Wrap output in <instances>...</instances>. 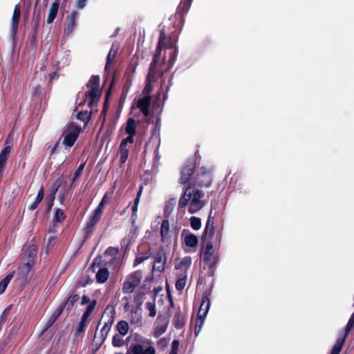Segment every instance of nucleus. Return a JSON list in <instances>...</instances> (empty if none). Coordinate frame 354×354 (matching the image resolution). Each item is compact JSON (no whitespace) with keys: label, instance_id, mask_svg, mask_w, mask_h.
Listing matches in <instances>:
<instances>
[{"label":"nucleus","instance_id":"aec40b11","mask_svg":"<svg viewBox=\"0 0 354 354\" xmlns=\"http://www.w3.org/2000/svg\"><path fill=\"white\" fill-rule=\"evenodd\" d=\"M191 199V185L187 186L184 191V193L182 194L181 197L178 201V208L182 209L185 207L186 205L189 203H190Z\"/></svg>","mask_w":354,"mask_h":354},{"label":"nucleus","instance_id":"f257e3e1","mask_svg":"<svg viewBox=\"0 0 354 354\" xmlns=\"http://www.w3.org/2000/svg\"><path fill=\"white\" fill-rule=\"evenodd\" d=\"M192 2V0H181L175 15L174 17L169 19L168 21L169 23L168 26H163L162 29L160 30L158 43L156 46V48L158 46L160 39L162 36V33H164V39H162L160 44V51L162 48H172L175 47L178 35L185 22L184 15L189 11Z\"/></svg>","mask_w":354,"mask_h":354},{"label":"nucleus","instance_id":"4be33fe9","mask_svg":"<svg viewBox=\"0 0 354 354\" xmlns=\"http://www.w3.org/2000/svg\"><path fill=\"white\" fill-rule=\"evenodd\" d=\"M151 102V97L150 95H144L137 101V107L140 111H149Z\"/></svg>","mask_w":354,"mask_h":354},{"label":"nucleus","instance_id":"9b49d317","mask_svg":"<svg viewBox=\"0 0 354 354\" xmlns=\"http://www.w3.org/2000/svg\"><path fill=\"white\" fill-rule=\"evenodd\" d=\"M21 16V8L19 4H17L15 6L11 23H10V33L11 37L14 39L17 35L18 28H19V21Z\"/></svg>","mask_w":354,"mask_h":354},{"label":"nucleus","instance_id":"f704fd0d","mask_svg":"<svg viewBox=\"0 0 354 354\" xmlns=\"http://www.w3.org/2000/svg\"><path fill=\"white\" fill-rule=\"evenodd\" d=\"M101 214H98L96 212H94L93 215L91 216L87 222L86 224V228H91L93 227L99 221L100 218L101 217Z\"/></svg>","mask_w":354,"mask_h":354},{"label":"nucleus","instance_id":"1a4fd4ad","mask_svg":"<svg viewBox=\"0 0 354 354\" xmlns=\"http://www.w3.org/2000/svg\"><path fill=\"white\" fill-rule=\"evenodd\" d=\"M353 328H354V313L352 314V315L347 324V326L345 329V334H344V337L342 338H339L337 340L335 344L333 346V347L331 350L330 354H339L340 353V352L342 349L343 345L344 344L346 337H347L348 333Z\"/></svg>","mask_w":354,"mask_h":354},{"label":"nucleus","instance_id":"a18cd8bd","mask_svg":"<svg viewBox=\"0 0 354 354\" xmlns=\"http://www.w3.org/2000/svg\"><path fill=\"white\" fill-rule=\"evenodd\" d=\"M125 101V96L121 95L117 100L115 104L113 106L115 111H121L123 108V105Z\"/></svg>","mask_w":354,"mask_h":354},{"label":"nucleus","instance_id":"2f4dec72","mask_svg":"<svg viewBox=\"0 0 354 354\" xmlns=\"http://www.w3.org/2000/svg\"><path fill=\"white\" fill-rule=\"evenodd\" d=\"M14 272L8 274L3 280L0 282V294H2L6 288H7L9 282L13 278Z\"/></svg>","mask_w":354,"mask_h":354},{"label":"nucleus","instance_id":"49530a36","mask_svg":"<svg viewBox=\"0 0 354 354\" xmlns=\"http://www.w3.org/2000/svg\"><path fill=\"white\" fill-rule=\"evenodd\" d=\"M88 319V317H86L82 315L81 320L80 321L78 326L77 327V331L78 333H82L84 331L85 328L86 326V322H87Z\"/></svg>","mask_w":354,"mask_h":354},{"label":"nucleus","instance_id":"a878e982","mask_svg":"<svg viewBox=\"0 0 354 354\" xmlns=\"http://www.w3.org/2000/svg\"><path fill=\"white\" fill-rule=\"evenodd\" d=\"M165 262L166 257L165 254L162 252L159 251L155 257L154 266H156L158 270H164Z\"/></svg>","mask_w":354,"mask_h":354},{"label":"nucleus","instance_id":"c756f323","mask_svg":"<svg viewBox=\"0 0 354 354\" xmlns=\"http://www.w3.org/2000/svg\"><path fill=\"white\" fill-rule=\"evenodd\" d=\"M169 231V223L167 220H164L162 223L161 229H160V234L162 237V241L165 242L167 239V235Z\"/></svg>","mask_w":354,"mask_h":354},{"label":"nucleus","instance_id":"a19ab883","mask_svg":"<svg viewBox=\"0 0 354 354\" xmlns=\"http://www.w3.org/2000/svg\"><path fill=\"white\" fill-rule=\"evenodd\" d=\"M57 243V237L55 235H50L47 239L46 246V253L48 254V250L51 249Z\"/></svg>","mask_w":354,"mask_h":354},{"label":"nucleus","instance_id":"7c9ffc66","mask_svg":"<svg viewBox=\"0 0 354 354\" xmlns=\"http://www.w3.org/2000/svg\"><path fill=\"white\" fill-rule=\"evenodd\" d=\"M173 323L176 328H181L184 324V317L180 313H176L173 318Z\"/></svg>","mask_w":354,"mask_h":354},{"label":"nucleus","instance_id":"774afa93","mask_svg":"<svg viewBox=\"0 0 354 354\" xmlns=\"http://www.w3.org/2000/svg\"><path fill=\"white\" fill-rule=\"evenodd\" d=\"M6 317H7V315H4V312H3L1 319H0V324H1V327H2L3 324L5 323L6 320Z\"/></svg>","mask_w":354,"mask_h":354},{"label":"nucleus","instance_id":"c9c22d12","mask_svg":"<svg viewBox=\"0 0 354 354\" xmlns=\"http://www.w3.org/2000/svg\"><path fill=\"white\" fill-rule=\"evenodd\" d=\"M146 309L149 311V316L154 317L156 315V308L155 301H149L145 304Z\"/></svg>","mask_w":354,"mask_h":354},{"label":"nucleus","instance_id":"473e14b6","mask_svg":"<svg viewBox=\"0 0 354 354\" xmlns=\"http://www.w3.org/2000/svg\"><path fill=\"white\" fill-rule=\"evenodd\" d=\"M129 324L125 321H120L117 324V329L120 335H125L129 331Z\"/></svg>","mask_w":354,"mask_h":354},{"label":"nucleus","instance_id":"412c9836","mask_svg":"<svg viewBox=\"0 0 354 354\" xmlns=\"http://www.w3.org/2000/svg\"><path fill=\"white\" fill-rule=\"evenodd\" d=\"M210 301L207 297L203 296L201 300V304L198 313V317H205L209 309Z\"/></svg>","mask_w":354,"mask_h":354},{"label":"nucleus","instance_id":"0eeeda50","mask_svg":"<svg viewBox=\"0 0 354 354\" xmlns=\"http://www.w3.org/2000/svg\"><path fill=\"white\" fill-rule=\"evenodd\" d=\"M203 197L204 194L202 192L191 186V199L188 209L190 214H194L204 207L205 203L202 199Z\"/></svg>","mask_w":354,"mask_h":354},{"label":"nucleus","instance_id":"69168bd1","mask_svg":"<svg viewBox=\"0 0 354 354\" xmlns=\"http://www.w3.org/2000/svg\"><path fill=\"white\" fill-rule=\"evenodd\" d=\"M68 0H55L54 3H57L58 5H61L62 7L65 8Z\"/></svg>","mask_w":354,"mask_h":354},{"label":"nucleus","instance_id":"4468645a","mask_svg":"<svg viewBox=\"0 0 354 354\" xmlns=\"http://www.w3.org/2000/svg\"><path fill=\"white\" fill-rule=\"evenodd\" d=\"M181 237L183 238V243L187 247L196 248L198 243V239L196 236L192 234L189 230H184L181 233Z\"/></svg>","mask_w":354,"mask_h":354},{"label":"nucleus","instance_id":"4d7b16f0","mask_svg":"<svg viewBox=\"0 0 354 354\" xmlns=\"http://www.w3.org/2000/svg\"><path fill=\"white\" fill-rule=\"evenodd\" d=\"M56 316L52 315L50 319L48 320L46 325L44 328V330H46L48 328H50L53 323L56 321Z\"/></svg>","mask_w":354,"mask_h":354},{"label":"nucleus","instance_id":"bb28decb","mask_svg":"<svg viewBox=\"0 0 354 354\" xmlns=\"http://www.w3.org/2000/svg\"><path fill=\"white\" fill-rule=\"evenodd\" d=\"M117 54V49H114V44L112 45L111 48L110 49L107 57H106V62L104 66V70L107 71L111 67V64H113V62Z\"/></svg>","mask_w":354,"mask_h":354},{"label":"nucleus","instance_id":"13d9d810","mask_svg":"<svg viewBox=\"0 0 354 354\" xmlns=\"http://www.w3.org/2000/svg\"><path fill=\"white\" fill-rule=\"evenodd\" d=\"M88 0H76L75 5L77 8L83 9L87 3Z\"/></svg>","mask_w":354,"mask_h":354},{"label":"nucleus","instance_id":"09e8293b","mask_svg":"<svg viewBox=\"0 0 354 354\" xmlns=\"http://www.w3.org/2000/svg\"><path fill=\"white\" fill-rule=\"evenodd\" d=\"M138 204H139L138 199H135L134 200L133 205L132 207L131 219H132V223H135V221H136V220L137 218V213H138Z\"/></svg>","mask_w":354,"mask_h":354},{"label":"nucleus","instance_id":"ea45409f","mask_svg":"<svg viewBox=\"0 0 354 354\" xmlns=\"http://www.w3.org/2000/svg\"><path fill=\"white\" fill-rule=\"evenodd\" d=\"M97 304L96 300H92V301L87 306L86 310L83 313V316L89 317L93 310L95 309Z\"/></svg>","mask_w":354,"mask_h":354},{"label":"nucleus","instance_id":"603ef678","mask_svg":"<svg viewBox=\"0 0 354 354\" xmlns=\"http://www.w3.org/2000/svg\"><path fill=\"white\" fill-rule=\"evenodd\" d=\"M177 54H178V48L176 47H175L173 53L171 54H170V55H169V65L170 66H172L174 65V64L175 63V62L176 60V57H177Z\"/></svg>","mask_w":354,"mask_h":354},{"label":"nucleus","instance_id":"5fc2aeb1","mask_svg":"<svg viewBox=\"0 0 354 354\" xmlns=\"http://www.w3.org/2000/svg\"><path fill=\"white\" fill-rule=\"evenodd\" d=\"M176 205L175 199H171L169 201L168 205L165 209V213L169 214L171 212Z\"/></svg>","mask_w":354,"mask_h":354},{"label":"nucleus","instance_id":"37998d69","mask_svg":"<svg viewBox=\"0 0 354 354\" xmlns=\"http://www.w3.org/2000/svg\"><path fill=\"white\" fill-rule=\"evenodd\" d=\"M65 218H66V216H65L64 211L59 208L57 209L55 216H54L55 222L60 223V222L63 221L65 219Z\"/></svg>","mask_w":354,"mask_h":354},{"label":"nucleus","instance_id":"c03bdc74","mask_svg":"<svg viewBox=\"0 0 354 354\" xmlns=\"http://www.w3.org/2000/svg\"><path fill=\"white\" fill-rule=\"evenodd\" d=\"M124 341L119 335H115L113 337L112 344L115 347H121L124 345Z\"/></svg>","mask_w":354,"mask_h":354},{"label":"nucleus","instance_id":"ddd939ff","mask_svg":"<svg viewBox=\"0 0 354 354\" xmlns=\"http://www.w3.org/2000/svg\"><path fill=\"white\" fill-rule=\"evenodd\" d=\"M133 142V139L126 138L123 139L120 145V162L121 165L124 164L129 156V148L127 145Z\"/></svg>","mask_w":354,"mask_h":354},{"label":"nucleus","instance_id":"f03ea898","mask_svg":"<svg viewBox=\"0 0 354 354\" xmlns=\"http://www.w3.org/2000/svg\"><path fill=\"white\" fill-rule=\"evenodd\" d=\"M100 77L99 75H93L86 86L88 91L82 97L78 93L75 100V107L73 111H77L79 107L87 105L90 111H97V104L102 95V89L100 88Z\"/></svg>","mask_w":354,"mask_h":354},{"label":"nucleus","instance_id":"3c124183","mask_svg":"<svg viewBox=\"0 0 354 354\" xmlns=\"http://www.w3.org/2000/svg\"><path fill=\"white\" fill-rule=\"evenodd\" d=\"M9 149L8 147L4 148L1 153H0V163L3 164L6 162V160L7 159L8 153H9Z\"/></svg>","mask_w":354,"mask_h":354},{"label":"nucleus","instance_id":"6e6552de","mask_svg":"<svg viewBox=\"0 0 354 354\" xmlns=\"http://www.w3.org/2000/svg\"><path fill=\"white\" fill-rule=\"evenodd\" d=\"M142 278L141 272L137 271L128 275L123 284L122 291L124 293L133 292L136 288L140 284Z\"/></svg>","mask_w":354,"mask_h":354},{"label":"nucleus","instance_id":"b1692460","mask_svg":"<svg viewBox=\"0 0 354 354\" xmlns=\"http://www.w3.org/2000/svg\"><path fill=\"white\" fill-rule=\"evenodd\" d=\"M59 5L57 3H53L49 9V12L46 19V23L50 24L53 22L58 12Z\"/></svg>","mask_w":354,"mask_h":354},{"label":"nucleus","instance_id":"680f3d73","mask_svg":"<svg viewBox=\"0 0 354 354\" xmlns=\"http://www.w3.org/2000/svg\"><path fill=\"white\" fill-rule=\"evenodd\" d=\"M148 259L147 256L138 257L135 260V264H140Z\"/></svg>","mask_w":354,"mask_h":354},{"label":"nucleus","instance_id":"e433bc0d","mask_svg":"<svg viewBox=\"0 0 354 354\" xmlns=\"http://www.w3.org/2000/svg\"><path fill=\"white\" fill-rule=\"evenodd\" d=\"M91 116V112H77L75 117L77 120L86 124Z\"/></svg>","mask_w":354,"mask_h":354},{"label":"nucleus","instance_id":"bf43d9fd","mask_svg":"<svg viewBox=\"0 0 354 354\" xmlns=\"http://www.w3.org/2000/svg\"><path fill=\"white\" fill-rule=\"evenodd\" d=\"M105 203H106L101 201L95 212L102 214Z\"/></svg>","mask_w":354,"mask_h":354},{"label":"nucleus","instance_id":"052dcab7","mask_svg":"<svg viewBox=\"0 0 354 354\" xmlns=\"http://www.w3.org/2000/svg\"><path fill=\"white\" fill-rule=\"evenodd\" d=\"M92 300H91L86 295H83L82 297V301L80 304L81 305H85V304H89Z\"/></svg>","mask_w":354,"mask_h":354},{"label":"nucleus","instance_id":"5701e85b","mask_svg":"<svg viewBox=\"0 0 354 354\" xmlns=\"http://www.w3.org/2000/svg\"><path fill=\"white\" fill-rule=\"evenodd\" d=\"M110 275L109 270L106 268H100L96 273V281L97 283H103L107 281Z\"/></svg>","mask_w":354,"mask_h":354},{"label":"nucleus","instance_id":"72a5a7b5","mask_svg":"<svg viewBox=\"0 0 354 354\" xmlns=\"http://www.w3.org/2000/svg\"><path fill=\"white\" fill-rule=\"evenodd\" d=\"M112 93V88L111 85L109 86V88L106 91L104 102H103V106L102 111H108L109 108V99L111 97Z\"/></svg>","mask_w":354,"mask_h":354},{"label":"nucleus","instance_id":"393cba45","mask_svg":"<svg viewBox=\"0 0 354 354\" xmlns=\"http://www.w3.org/2000/svg\"><path fill=\"white\" fill-rule=\"evenodd\" d=\"M136 122L133 118H129L127 122L125 131L129 136L127 138L133 139V136L136 134Z\"/></svg>","mask_w":354,"mask_h":354},{"label":"nucleus","instance_id":"7ed1b4c3","mask_svg":"<svg viewBox=\"0 0 354 354\" xmlns=\"http://www.w3.org/2000/svg\"><path fill=\"white\" fill-rule=\"evenodd\" d=\"M162 39H164V33H162V36L160 39V43H159L158 46L156 48L155 53L153 56L152 62H151L150 66H149V73H148L147 78V83L145 86L143 91H142V93L145 95H150V93H151V91L153 90L151 82L155 81L156 79V75L158 73L157 65L160 60V44H161Z\"/></svg>","mask_w":354,"mask_h":354},{"label":"nucleus","instance_id":"39448f33","mask_svg":"<svg viewBox=\"0 0 354 354\" xmlns=\"http://www.w3.org/2000/svg\"><path fill=\"white\" fill-rule=\"evenodd\" d=\"M80 128L73 122L68 123L64 128L62 135V143L66 147H72L77 140Z\"/></svg>","mask_w":354,"mask_h":354},{"label":"nucleus","instance_id":"de8ad7c7","mask_svg":"<svg viewBox=\"0 0 354 354\" xmlns=\"http://www.w3.org/2000/svg\"><path fill=\"white\" fill-rule=\"evenodd\" d=\"M84 167H85V163H82L81 164L78 168L75 170V173H74V176L72 179V182H71V187H72L74 184V182L75 181V180L79 177V176L82 173L84 169Z\"/></svg>","mask_w":354,"mask_h":354},{"label":"nucleus","instance_id":"f3484780","mask_svg":"<svg viewBox=\"0 0 354 354\" xmlns=\"http://www.w3.org/2000/svg\"><path fill=\"white\" fill-rule=\"evenodd\" d=\"M167 98V95L164 94L162 91H159L153 97L152 100V111L162 109L163 107L164 102Z\"/></svg>","mask_w":354,"mask_h":354},{"label":"nucleus","instance_id":"58836bf2","mask_svg":"<svg viewBox=\"0 0 354 354\" xmlns=\"http://www.w3.org/2000/svg\"><path fill=\"white\" fill-rule=\"evenodd\" d=\"M167 328V324H158L156 327V328L153 331V335L156 337H158L159 336H160L162 334H163L166 331Z\"/></svg>","mask_w":354,"mask_h":354},{"label":"nucleus","instance_id":"79ce46f5","mask_svg":"<svg viewBox=\"0 0 354 354\" xmlns=\"http://www.w3.org/2000/svg\"><path fill=\"white\" fill-rule=\"evenodd\" d=\"M190 224L192 227L195 230H198L201 227V221L199 218L196 216H192L190 218Z\"/></svg>","mask_w":354,"mask_h":354},{"label":"nucleus","instance_id":"c85d7f7f","mask_svg":"<svg viewBox=\"0 0 354 354\" xmlns=\"http://www.w3.org/2000/svg\"><path fill=\"white\" fill-rule=\"evenodd\" d=\"M43 198H44V188L41 187L39 189L35 201L31 204H30V205L28 206V209L30 210H34L35 209H36L37 207L38 206L39 203L42 201Z\"/></svg>","mask_w":354,"mask_h":354},{"label":"nucleus","instance_id":"0e129e2a","mask_svg":"<svg viewBox=\"0 0 354 354\" xmlns=\"http://www.w3.org/2000/svg\"><path fill=\"white\" fill-rule=\"evenodd\" d=\"M178 344H179V342L178 340H174L171 344V346H172L171 351H176V352H178Z\"/></svg>","mask_w":354,"mask_h":354},{"label":"nucleus","instance_id":"e2e57ef3","mask_svg":"<svg viewBox=\"0 0 354 354\" xmlns=\"http://www.w3.org/2000/svg\"><path fill=\"white\" fill-rule=\"evenodd\" d=\"M64 308V306H63L62 305L60 306L57 310L55 312V313L53 315V316H56V319H57V317L61 315V313H62V310H63V308Z\"/></svg>","mask_w":354,"mask_h":354},{"label":"nucleus","instance_id":"cd10ccee","mask_svg":"<svg viewBox=\"0 0 354 354\" xmlns=\"http://www.w3.org/2000/svg\"><path fill=\"white\" fill-rule=\"evenodd\" d=\"M80 299V297L77 294H71L65 301L64 306L66 308L67 311L69 312L73 308L74 304Z\"/></svg>","mask_w":354,"mask_h":354},{"label":"nucleus","instance_id":"9d476101","mask_svg":"<svg viewBox=\"0 0 354 354\" xmlns=\"http://www.w3.org/2000/svg\"><path fill=\"white\" fill-rule=\"evenodd\" d=\"M114 314V308L110 306H106L102 317V319L106 320L104 322V325L101 330V332L103 335H106L110 330L111 326L113 323Z\"/></svg>","mask_w":354,"mask_h":354},{"label":"nucleus","instance_id":"f8f14e48","mask_svg":"<svg viewBox=\"0 0 354 354\" xmlns=\"http://www.w3.org/2000/svg\"><path fill=\"white\" fill-rule=\"evenodd\" d=\"M42 87L39 84L34 87L32 96V101L35 102V105L33 108L34 111H40L41 109L45 110L46 108L47 102H45L44 104H42L40 97L42 93Z\"/></svg>","mask_w":354,"mask_h":354},{"label":"nucleus","instance_id":"4c0bfd02","mask_svg":"<svg viewBox=\"0 0 354 354\" xmlns=\"http://www.w3.org/2000/svg\"><path fill=\"white\" fill-rule=\"evenodd\" d=\"M187 274H183L182 277L178 278L176 283V288L178 290H183L186 285Z\"/></svg>","mask_w":354,"mask_h":354},{"label":"nucleus","instance_id":"864d4df0","mask_svg":"<svg viewBox=\"0 0 354 354\" xmlns=\"http://www.w3.org/2000/svg\"><path fill=\"white\" fill-rule=\"evenodd\" d=\"M204 319L205 317H198L197 316V319H196V327H195V333L197 334L198 333H199V331L201 330L203 325V322H204Z\"/></svg>","mask_w":354,"mask_h":354},{"label":"nucleus","instance_id":"dca6fc26","mask_svg":"<svg viewBox=\"0 0 354 354\" xmlns=\"http://www.w3.org/2000/svg\"><path fill=\"white\" fill-rule=\"evenodd\" d=\"M194 164L193 162H188L182 169L180 183L185 184L187 183L194 171Z\"/></svg>","mask_w":354,"mask_h":354},{"label":"nucleus","instance_id":"a211bd4d","mask_svg":"<svg viewBox=\"0 0 354 354\" xmlns=\"http://www.w3.org/2000/svg\"><path fill=\"white\" fill-rule=\"evenodd\" d=\"M192 264V258L190 257H185L176 260L175 268L176 270H181L183 274H186L187 270L189 268Z\"/></svg>","mask_w":354,"mask_h":354},{"label":"nucleus","instance_id":"6e6d98bb","mask_svg":"<svg viewBox=\"0 0 354 354\" xmlns=\"http://www.w3.org/2000/svg\"><path fill=\"white\" fill-rule=\"evenodd\" d=\"M118 250L114 248H109L106 249V252H105V255H110L113 257H114L115 256H116L118 254Z\"/></svg>","mask_w":354,"mask_h":354},{"label":"nucleus","instance_id":"8fccbe9b","mask_svg":"<svg viewBox=\"0 0 354 354\" xmlns=\"http://www.w3.org/2000/svg\"><path fill=\"white\" fill-rule=\"evenodd\" d=\"M25 252L28 254L30 257H34L37 254V247L34 245H29L26 248Z\"/></svg>","mask_w":354,"mask_h":354},{"label":"nucleus","instance_id":"20e7f679","mask_svg":"<svg viewBox=\"0 0 354 354\" xmlns=\"http://www.w3.org/2000/svg\"><path fill=\"white\" fill-rule=\"evenodd\" d=\"M129 351L132 354H156V349L151 339L140 337L131 344Z\"/></svg>","mask_w":354,"mask_h":354},{"label":"nucleus","instance_id":"338daca9","mask_svg":"<svg viewBox=\"0 0 354 354\" xmlns=\"http://www.w3.org/2000/svg\"><path fill=\"white\" fill-rule=\"evenodd\" d=\"M57 223H54L51 226L49 227V232L50 233H56L57 232Z\"/></svg>","mask_w":354,"mask_h":354},{"label":"nucleus","instance_id":"6ab92c4d","mask_svg":"<svg viewBox=\"0 0 354 354\" xmlns=\"http://www.w3.org/2000/svg\"><path fill=\"white\" fill-rule=\"evenodd\" d=\"M212 212L209 215L206 225L203 232V236L205 239H211L214 233V217L212 216Z\"/></svg>","mask_w":354,"mask_h":354},{"label":"nucleus","instance_id":"423d86ee","mask_svg":"<svg viewBox=\"0 0 354 354\" xmlns=\"http://www.w3.org/2000/svg\"><path fill=\"white\" fill-rule=\"evenodd\" d=\"M203 261L205 266L209 268L208 274L209 276L214 275V266L216 265L218 258L214 254V250L211 242L206 243L205 250L203 253Z\"/></svg>","mask_w":354,"mask_h":354},{"label":"nucleus","instance_id":"2eb2a0df","mask_svg":"<svg viewBox=\"0 0 354 354\" xmlns=\"http://www.w3.org/2000/svg\"><path fill=\"white\" fill-rule=\"evenodd\" d=\"M79 14L77 11L74 10L66 17V25L64 28V32L67 35L72 33L77 26V19Z\"/></svg>","mask_w":354,"mask_h":354}]
</instances>
